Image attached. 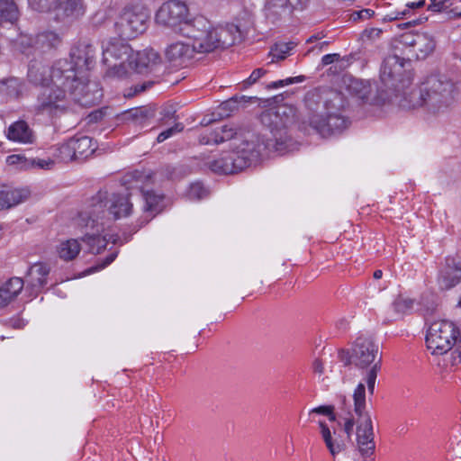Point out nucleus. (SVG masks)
Listing matches in <instances>:
<instances>
[{
  "label": "nucleus",
  "mask_w": 461,
  "mask_h": 461,
  "mask_svg": "<svg viewBox=\"0 0 461 461\" xmlns=\"http://www.w3.org/2000/svg\"><path fill=\"white\" fill-rule=\"evenodd\" d=\"M414 301L409 297L399 295L393 303L394 311L399 314H404L412 310Z\"/></svg>",
  "instance_id": "nucleus-38"
},
{
  "label": "nucleus",
  "mask_w": 461,
  "mask_h": 461,
  "mask_svg": "<svg viewBox=\"0 0 461 461\" xmlns=\"http://www.w3.org/2000/svg\"><path fill=\"white\" fill-rule=\"evenodd\" d=\"M136 182V188H140L142 193L145 204L143 207L145 213V222L149 221L157 213L160 212L163 208L164 196L160 194H157L153 191L146 190L144 186H139L138 183L142 180L144 176L139 172H136L133 176Z\"/></svg>",
  "instance_id": "nucleus-20"
},
{
  "label": "nucleus",
  "mask_w": 461,
  "mask_h": 461,
  "mask_svg": "<svg viewBox=\"0 0 461 461\" xmlns=\"http://www.w3.org/2000/svg\"><path fill=\"white\" fill-rule=\"evenodd\" d=\"M267 70L263 68H256L252 71L250 76L242 82L244 87H249L253 84L257 83L259 78H261L264 75H266Z\"/></svg>",
  "instance_id": "nucleus-46"
},
{
  "label": "nucleus",
  "mask_w": 461,
  "mask_h": 461,
  "mask_svg": "<svg viewBox=\"0 0 461 461\" xmlns=\"http://www.w3.org/2000/svg\"><path fill=\"white\" fill-rule=\"evenodd\" d=\"M195 51L191 41L188 42L183 41H174L168 44L165 50V57L168 62L174 66L185 67L194 58Z\"/></svg>",
  "instance_id": "nucleus-15"
},
{
  "label": "nucleus",
  "mask_w": 461,
  "mask_h": 461,
  "mask_svg": "<svg viewBox=\"0 0 461 461\" xmlns=\"http://www.w3.org/2000/svg\"><path fill=\"white\" fill-rule=\"evenodd\" d=\"M30 158H27L23 155L14 154L6 158V163L9 166H14L18 169L27 170L29 169Z\"/></svg>",
  "instance_id": "nucleus-40"
},
{
  "label": "nucleus",
  "mask_w": 461,
  "mask_h": 461,
  "mask_svg": "<svg viewBox=\"0 0 461 461\" xmlns=\"http://www.w3.org/2000/svg\"><path fill=\"white\" fill-rule=\"evenodd\" d=\"M302 79L300 77H289V78H286L285 80H278V81H276L272 84V87L273 88H278V87H282L284 86H286V85H289V84H292L294 82H301Z\"/></svg>",
  "instance_id": "nucleus-48"
},
{
  "label": "nucleus",
  "mask_w": 461,
  "mask_h": 461,
  "mask_svg": "<svg viewBox=\"0 0 461 461\" xmlns=\"http://www.w3.org/2000/svg\"><path fill=\"white\" fill-rule=\"evenodd\" d=\"M102 208V203H93V208L80 212L77 219V225L84 231L82 240L88 247L89 252L93 254L101 253L108 243L106 230L110 227L111 219L101 220L99 212Z\"/></svg>",
  "instance_id": "nucleus-6"
},
{
  "label": "nucleus",
  "mask_w": 461,
  "mask_h": 461,
  "mask_svg": "<svg viewBox=\"0 0 461 461\" xmlns=\"http://www.w3.org/2000/svg\"><path fill=\"white\" fill-rule=\"evenodd\" d=\"M28 80L44 89L37 97L34 105L36 114L60 116L71 111L76 104L92 106L99 103L102 97L100 87L93 84L94 94L83 98L79 93V85H75L77 75L68 60H58L51 68L41 61L30 64Z\"/></svg>",
  "instance_id": "nucleus-2"
},
{
  "label": "nucleus",
  "mask_w": 461,
  "mask_h": 461,
  "mask_svg": "<svg viewBox=\"0 0 461 461\" xmlns=\"http://www.w3.org/2000/svg\"><path fill=\"white\" fill-rule=\"evenodd\" d=\"M210 168L219 174H234L246 168V160L240 158L233 149L222 152L209 163Z\"/></svg>",
  "instance_id": "nucleus-16"
},
{
  "label": "nucleus",
  "mask_w": 461,
  "mask_h": 461,
  "mask_svg": "<svg viewBox=\"0 0 461 461\" xmlns=\"http://www.w3.org/2000/svg\"><path fill=\"white\" fill-rule=\"evenodd\" d=\"M151 86V83L149 82L148 84H143V85H140V86H136V92H142L144 91L148 86Z\"/></svg>",
  "instance_id": "nucleus-58"
},
{
  "label": "nucleus",
  "mask_w": 461,
  "mask_h": 461,
  "mask_svg": "<svg viewBox=\"0 0 461 461\" xmlns=\"http://www.w3.org/2000/svg\"><path fill=\"white\" fill-rule=\"evenodd\" d=\"M126 116L127 118L131 119L134 123L143 126L154 116V113L149 108L140 107L130 110Z\"/></svg>",
  "instance_id": "nucleus-36"
},
{
  "label": "nucleus",
  "mask_w": 461,
  "mask_h": 461,
  "mask_svg": "<svg viewBox=\"0 0 461 461\" xmlns=\"http://www.w3.org/2000/svg\"><path fill=\"white\" fill-rule=\"evenodd\" d=\"M95 49L87 41H79L72 48L70 52V61L72 69L77 75L75 85H79V93L83 98L94 94L93 84L99 85L88 78V71L95 63Z\"/></svg>",
  "instance_id": "nucleus-8"
},
{
  "label": "nucleus",
  "mask_w": 461,
  "mask_h": 461,
  "mask_svg": "<svg viewBox=\"0 0 461 461\" xmlns=\"http://www.w3.org/2000/svg\"><path fill=\"white\" fill-rule=\"evenodd\" d=\"M319 95L316 92H310L305 96L306 106L309 110L307 117L303 120L304 130L307 126L321 135L329 137L337 132L342 131L348 127V121L336 113H328L324 105L319 103Z\"/></svg>",
  "instance_id": "nucleus-5"
},
{
  "label": "nucleus",
  "mask_w": 461,
  "mask_h": 461,
  "mask_svg": "<svg viewBox=\"0 0 461 461\" xmlns=\"http://www.w3.org/2000/svg\"><path fill=\"white\" fill-rule=\"evenodd\" d=\"M403 72V62L397 56H390L384 60L381 68V79L384 85H390L392 87L399 88L395 82Z\"/></svg>",
  "instance_id": "nucleus-22"
},
{
  "label": "nucleus",
  "mask_w": 461,
  "mask_h": 461,
  "mask_svg": "<svg viewBox=\"0 0 461 461\" xmlns=\"http://www.w3.org/2000/svg\"><path fill=\"white\" fill-rule=\"evenodd\" d=\"M294 44L290 43H279L276 44L274 48L271 49L270 56L272 57V62L282 60L286 58L289 54L290 50L293 49Z\"/></svg>",
  "instance_id": "nucleus-37"
},
{
  "label": "nucleus",
  "mask_w": 461,
  "mask_h": 461,
  "mask_svg": "<svg viewBox=\"0 0 461 461\" xmlns=\"http://www.w3.org/2000/svg\"><path fill=\"white\" fill-rule=\"evenodd\" d=\"M23 86L18 78H9L0 81V94L8 97H18L23 92Z\"/></svg>",
  "instance_id": "nucleus-34"
},
{
  "label": "nucleus",
  "mask_w": 461,
  "mask_h": 461,
  "mask_svg": "<svg viewBox=\"0 0 461 461\" xmlns=\"http://www.w3.org/2000/svg\"><path fill=\"white\" fill-rule=\"evenodd\" d=\"M102 203L103 208L99 212L101 220H106V214L113 215V219H120L127 217L132 211V203L129 200V194H113L110 199H107L105 194L99 193L96 196L92 198L89 208H93V203L99 204ZM111 220L112 218L109 217Z\"/></svg>",
  "instance_id": "nucleus-14"
},
{
  "label": "nucleus",
  "mask_w": 461,
  "mask_h": 461,
  "mask_svg": "<svg viewBox=\"0 0 461 461\" xmlns=\"http://www.w3.org/2000/svg\"><path fill=\"white\" fill-rule=\"evenodd\" d=\"M312 369L315 375L321 378L324 374V365L320 359H315L312 364Z\"/></svg>",
  "instance_id": "nucleus-51"
},
{
  "label": "nucleus",
  "mask_w": 461,
  "mask_h": 461,
  "mask_svg": "<svg viewBox=\"0 0 461 461\" xmlns=\"http://www.w3.org/2000/svg\"><path fill=\"white\" fill-rule=\"evenodd\" d=\"M160 61L159 54L154 50H144L134 52L131 50V60L128 61V75L131 72L145 73L151 70Z\"/></svg>",
  "instance_id": "nucleus-18"
},
{
  "label": "nucleus",
  "mask_w": 461,
  "mask_h": 461,
  "mask_svg": "<svg viewBox=\"0 0 461 461\" xmlns=\"http://www.w3.org/2000/svg\"><path fill=\"white\" fill-rule=\"evenodd\" d=\"M461 282V260L447 257L444 265L440 267L438 283L441 289L448 290Z\"/></svg>",
  "instance_id": "nucleus-17"
},
{
  "label": "nucleus",
  "mask_w": 461,
  "mask_h": 461,
  "mask_svg": "<svg viewBox=\"0 0 461 461\" xmlns=\"http://www.w3.org/2000/svg\"><path fill=\"white\" fill-rule=\"evenodd\" d=\"M339 58V54H326L321 58V63L324 66L330 65L333 63L335 60H338Z\"/></svg>",
  "instance_id": "nucleus-53"
},
{
  "label": "nucleus",
  "mask_w": 461,
  "mask_h": 461,
  "mask_svg": "<svg viewBox=\"0 0 461 461\" xmlns=\"http://www.w3.org/2000/svg\"><path fill=\"white\" fill-rule=\"evenodd\" d=\"M292 11L291 6L284 0H267L263 7L265 18L272 23L289 18Z\"/></svg>",
  "instance_id": "nucleus-23"
},
{
  "label": "nucleus",
  "mask_w": 461,
  "mask_h": 461,
  "mask_svg": "<svg viewBox=\"0 0 461 461\" xmlns=\"http://www.w3.org/2000/svg\"><path fill=\"white\" fill-rule=\"evenodd\" d=\"M24 283L22 278L12 277L0 285V306H5L13 301L23 290Z\"/></svg>",
  "instance_id": "nucleus-28"
},
{
  "label": "nucleus",
  "mask_w": 461,
  "mask_h": 461,
  "mask_svg": "<svg viewBox=\"0 0 461 461\" xmlns=\"http://www.w3.org/2000/svg\"><path fill=\"white\" fill-rule=\"evenodd\" d=\"M424 5H425V1L420 0L418 2H411V3L407 4V7L411 8V9L420 8V7H422Z\"/></svg>",
  "instance_id": "nucleus-56"
},
{
  "label": "nucleus",
  "mask_w": 461,
  "mask_h": 461,
  "mask_svg": "<svg viewBox=\"0 0 461 461\" xmlns=\"http://www.w3.org/2000/svg\"><path fill=\"white\" fill-rule=\"evenodd\" d=\"M184 129L183 125L181 123H176L171 128H168L162 132H160L157 138L158 142H163L167 139L170 138L174 134L182 131Z\"/></svg>",
  "instance_id": "nucleus-45"
},
{
  "label": "nucleus",
  "mask_w": 461,
  "mask_h": 461,
  "mask_svg": "<svg viewBox=\"0 0 461 461\" xmlns=\"http://www.w3.org/2000/svg\"><path fill=\"white\" fill-rule=\"evenodd\" d=\"M460 337V330L454 322L446 320L436 321L427 330V348L433 355H443L456 345Z\"/></svg>",
  "instance_id": "nucleus-9"
},
{
  "label": "nucleus",
  "mask_w": 461,
  "mask_h": 461,
  "mask_svg": "<svg viewBox=\"0 0 461 461\" xmlns=\"http://www.w3.org/2000/svg\"><path fill=\"white\" fill-rule=\"evenodd\" d=\"M455 353H458V357L461 358V352H460V351H458V350H455V351L453 352V354H455Z\"/></svg>",
  "instance_id": "nucleus-61"
},
{
  "label": "nucleus",
  "mask_w": 461,
  "mask_h": 461,
  "mask_svg": "<svg viewBox=\"0 0 461 461\" xmlns=\"http://www.w3.org/2000/svg\"><path fill=\"white\" fill-rule=\"evenodd\" d=\"M148 13L142 8H128L119 16L115 30L123 39H133L147 29Z\"/></svg>",
  "instance_id": "nucleus-13"
},
{
  "label": "nucleus",
  "mask_w": 461,
  "mask_h": 461,
  "mask_svg": "<svg viewBox=\"0 0 461 461\" xmlns=\"http://www.w3.org/2000/svg\"><path fill=\"white\" fill-rule=\"evenodd\" d=\"M30 195L25 188H11L0 186V211L9 209L24 202Z\"/></svg>",
  "instance_id": "nucleus-24"
},
{
  "label": "nucleus",
  "mask_w": 461,
  "mask_h": 461,
  "mask_svg": "<svg viewBox=\"0 0 461 461\" xmlns=\"http://www.w3.org/2000/svg\"><path fill=\"white\" fill-rule=\"evenodd\" d=\"M19 17V11L14 0H0V23H14Z\"/></svg>",
  "instance_id": "nucleus-32"
},
{
  "label": "nucleus",
  "mask_w": 461,
  "mask_h": 461,
  "mask_svg": "<svg viewBox=\"0 0 461 461\" xmlns=\"http://www.w3.org/2000/svg\"><path fill=\"white\" fill-rule=\"evenodd\" d=\"M103 62L108 67L105 75L109 77L128 76L127 64L131 60V47L120 39H109L102 43Z\"/></svg>",
  "instance_id": "nucleus-10"
},
{
  "label": "nucleus",
  "mask_w": 461,
  "mask_h": 461,
  "mask_svg": "<svg viewBox=\"0 0 461 461\" xmlns=\"http://www.w3.org/2000/svg\"><path fill=\"white\" fill-rule=\"evenodd\" d=\"M374 14V11L370 9H364L360 12L356 13V15L357 16V19H366L371 17Z\"/></svg>",
  "instance_id": "nucleus-55"
},
{
  "label": "nucleus",
  "mask_w": 461,
  "mask_h": 461,
  "mask_svg": "<svg viewBox=\"0 0 461 461\" xmlns=\"http://www.w3.org/2000/svg\"><path fill=\"white\" fill-rule=\"evenodd\" d=\"M85 11L81 0H57L52 13L54 19L59 22H71L83 16Z\"/></svg>",
  "instance_id": "nucleus-19"
},
{
  "label": "nucleus",
  "mask_w": 461,
  "mask_h": 461,
  "mask_svg": "<svg viewBox=\"0 0 461 461\" xmlns=\"http://www.w3.org/2000/svg\"><path fill=\"white\" fill-rule=\"evenodd\" d=\"M406 41L414 49L418 58L424 59L433 52L436 42L431 35L429 33H417L415 35H408Z\"/></svg>",
  "instance_id": "nucleus-25"
},
{
  "label": "nucleus",
  "mask_w": 461,
  "mask_h": 461,
  "mask_svg": "<svg viewBox=\"0 0 461 461\" xmlns=\"http://www.w3.org/2000/svg\"><path fill=\"white\" fill-rule=\"evenodd\" d=\"M379 347L369 338L359 337L356 339L352 353L340 350L339 357L344 365L353 363L360 368H365L373 364L378 355Z\"/></svg>",
  "instance_id": "nucleus-12"
},
{
  "label": "nucleus",
  "mask_w": 461,
  "mask_h": 461,
  "mask_svg": "<svg viewBox=\"0 0 461 461\" xmlns=\"http://www.w3.org/2000/svg\"><path fill=\"white\" fill-rule=\"evenodd\" d=\"M30 6L38 12H53L57 0H28Z\"/></svg>",
  "instance_id": "nucleus-41"
},
{
  "label": "nucleus",
  "mask_w": 461,
  "mask_h": 461,
  "mask_svg": "<svg viewBox=\"0 0 461 461\" xmlns=\"http://www.w3.org/2000/svg\"><path fill=\"white\" fill-rule=\"evenodd\" d=\"M240 26L234 23L213 26L203 16H198L192 19L183 36L191 41L196 54H208L234 44L240 35Z\"/></svg>",
  "instance_id": "nucleus-4"
},
{
  "label": "nucleus",
  "mask_w": 461,
  "mask_h": 461,
  "mask_svg": "<svg viewBox=\"0 0 461 461\" xmlns=\"http://www.w3.org/2000/svg\"><path fill=\"white\" fill-rule=\"evenodd\" d=\"M75 148V153L77 159H85L92 155L95 149L93 140L86 135L75 136L71 138Z\"/></svg>",
  "instance_id": "nucleus-30"
},
{
  "label": "nucleus",
  "mask_w": 461,
  "mask_h": 461,
  "mask_svg": "<svg viewBox=\"0 0 461 461\" xmlns=\"http://www.w3.org/2000/svg\"><path fill=\"white\" fill-rule=\"evenodd\" d=\"M116 257H117V252H113V253L110 254L108 257L105 258L104 260L102 261V263L86 269L85 271L84 275H90L92 273H95L96 271L105 268L115 259Z\"/></svg>",
  "instance_id": "nucleus-44"
},
{
  "label": "nucleus",
  "mask_w": 461,
  "mask_h": 461,
  "mask_svg": "<svg viewBox=\"0 0 461 461\" xmlns=\"http://www.w3.org/2000/svg\"><path fill=\"white\" fill-rule=\"evenodd\" d=\"M7 138L12 141L23 144H32L36 139L33 131L24 121L12 123L7 131Z\"/></svg>",
  "instance_id": "nucleus-26"
},
{
  "label": "nucleus",
  "mask_w": 461,
  "mask_h": 461,
  "mask_svg": "<svg viewBox=\"0 0 461 461\" xmlns=\"http://www.w3.org/2000/svg\"><path fill=\"white\" fill-rule=\"evenodd\" d=\"M167 176L170 179H175L176 178V167H167Z\"/></svg>",
  "instance_id": "nucleus-57"
},
{
  "label": "nucleus",
  "mask_w": 461,
  "mask_h": 461,
  "mask_svg": "<svg viewBox=\"0 0 461 461\" xmlns=\"http://www.w3.org/2000/svg\"><path fill=\"white\" fill-rule=\"evenodd\" d=\"M354 411L357 416L356 444L363 457L371 456L375 449L373 422L370 414L366 411V387L360 383L353 394Z\"/></svg>",
  "instance_id": "nucleus-7"
},
{
  "label": "nucleus",
  "mask_w": 461,
  "mask_h": 461,
  "mask_svg": "<svg viewBox=\"0 0 461 461\" xmlns=\"http://www.w3.org/2000/svg\"><path fill=\"white\" fill-rule=\"evenodd\" d=\"M207 195L208 191L201 183L191 184L186 191V196L190 201H199Z\"/></svg>",
  "instance_id": "nucleus-39"
},
{
  "label": "nucleus",
  "mask_w": 461,
  "mask_h": 461,
  "mask_svg": "<svg viewBox=\"0 0 461 461\" xmlns=\"http://www.w3.org/2000/svg\"><path fill=\"white\" fill-rule=\"evenodd\" d=\"M50 267L43 263L32 265L28 271V282L34 289H41L47 284Z\"/></svg>",
  "instance_id": "nucleus-29"
},
{
  "label": "nucleus",
  "mask_w": 461,
  "mask_h": 461,
  "mask_svg": "<svg viewBox=\"0 0 461 461\" xmlns=\"http://www.w3.org/2000/svg\"><path fill=\"white\" fill-rule=\"evenodd\" d=\"M458 88L455 81L444 73H432L421 83L418 90H412L401 104L403 108L421 107L431 115L447 113L456 102Z\"/></svg>",
  "instance_id": "nucleus-3"
},
{
  "label": "nucleus",
  "mask_w": 461,
  "mask_h": 461,
  "mask_svg": "<svg viewBox=\"0 0 461 461\" xmlns=\"http://www.w3.org/2000/svg\"><path fill=\"white\" fill-rule=\"evenodd\" d=\"M321 438L329 450L333 461H337V456L343 452L346 448V444L333 438V434L325 421L320 420L318 422Z\"/></svg>",
  "instance_id": "nucleus-27"
},
{
  "label": "nucleus",
  "mask_w": 461,
  "mask_h": 461,
  "mask_svg": "<svg viewBox=\"0 0 461 461\" xmlns=\"http://www.w3.org/2000/svg\"><path fill=\"white\" fill-rule=\"evenodd\" d=\"M430 1H431V3L429 5V8L431 11L439 12L442 9H444L445 7H447V5H446L447 0H430Z\"/></svg>",
  "instance_id": "nucleus-52"
},
{
  "label": "nucleus",
  "mask_w": 461,
  "mask_h": 461,
  "mask_svg": "<svg viewBox=\"0 0 461 461\" xmlns=\"http://www.w3.org/2000/svg\"><path fill=\"white\" fill-rule=\"evenodd\" d=\"M80 250L81 245L78 240L76 239L63 240L57 247V253L59 257L65 261L75 259Z\"/></svg>",
  "instance_id": "nucleus-31"
},
{
  "label": "nucleus",
  "mask_w": 461,
  "mask_h": 461,
  "mask_svg": "<svg viewBox=\"0 0 461 461\" xmlns=\"http://www.w3.org/2000/svg\"><path fill=\"white\" fill-rule=\"evenodd\" d=\"M158 25L170 28L183 36L186 27L192 24L187 5L179 0H169L162 4L155 14Z\"/></svg>",
  "instance_id": "nucleus-11"
},
{
  "label": "nucleus",
  "mask_w": 461,
  "mask_h": 461,
  "mask_svg": "<svg viewBox=\"0 0 461 461\" xmlns=\"http://www.w3.org/2000/svg\"><path fill=\"white\" fill-rule=\"evenodd\" d=\"M334 410L333 406L330 405H323L318 406L311 410L310 413H316L321 415H330L332 411Z\"/></svg>",
  "instance_id": "nucleus-47"
},
{
  "label": "nucleus",
  "mask_w": 461,
  "mask_h": 461,
  "mask_svg": "<svg viewBox=\"0 0 461 461\" xmlns=\"http://www.w3.org/2000/svg\"><path fill=\"white\" fill-rule=\"evenodd\" d=\"M237 104H238V99L237 98H231L226 102H224L221 106H222V109H230V110H234V109H237Z\"/></svg>",
  "instance_id": "nucleus-54"
},
{
  "label": "nucleus",
  "mask_w": 461,
  "mask_h": 461,
  "mask_svg": "<svg viewBox=\"0 0 461 461\" xmlns=\"http://www.w3.org/2000/svg\"><path fill=\"white\" fill-rule=\"evenodd\" d=\"M53 157L59 162H70L72 160H77L75 153V148L72 144L71 139L66 142L58 145L55 148Z\"/></svg>",
  "instance_id": "nucleus-33"
},
{
  "label": "nucleus",
  "mask_w": 461,
  "mask_h": 461,
  "mask_svg": "<svg viewBox=\"0 0 461 461\" xmlns=\"http://www.w3.org/2000/svg\"><path fill=\"white\" fill-rule=\"evenodd\" d=\"M348 89L351 95L362 101L367 100L371 94L370 85L359 79H352Z\"/></svg>",
  "instance_id": "nucleus-35"
},
{
  "label": "nucleus",
  "mask_w": 461,
  "mask_h": 461,
  "mask_svg": "<svg viewBox=\"0 0 461 461\" xmlns=\"http://www.w3.org/2000/svg\"><path fill=\"white\" fill-rule=\"evenodd\" d=\"M378 369H379L378 365L376 363H375L373 365V366L370 368V370L368 371L366 377L367 389H368V392L370 394L374 393L375 384Z\"/></svg>",
  "instance_id": "nucleus-43"
},
{
  "label": "nucleus",
  "mask_w": 461,
  "mask_h": 461,
  "mask_svg": "<svg viewBox=\"0 0 461 461\" xmlns=\"http://www.w3.org/2000/svg\"><path fill=\"white\" fill-rule=\"evenodd\" d=\"M55 160L52 158H30L29 169L31 168H41V169H50L53 167Z\"/></svg>",
  "instance_id": "nucleus-42"
},
{
  "label": "nucleus",
  "mask_w": 461,
  "mask_h": 461,
  "mask_svg": "<svg viewBox=\"0 0 461 461\" xmlns=\"http://www.w3.org/2000/svg\"><path fill=\"white\" fill-rule=\"evenodd\" d=\"M382 276H383L382 270H375L374 272V278H375V279H380L382 277Z\"/></svg>",
  "instance_id": "nucleus-59"
},
{
  "label": "nucleus",
  "mask_w": 461,
  "mask_h": 461,
  "mask_svg": "<svg viewBox=\"0 0 461 461\" xmlns=\"http://www.w3.org/2000/svg\"><path fill=\"white\" fill-rule=\"evenodd\" d=\"M293 107L282 105L270 108L261 113L262 124L270 131L271 137L262 139L258 134L235 125H222L200 134L203 145L220 144L230 141V148L240 158L246 160V167L257 162L267 152L283 154L290 151L294 145L288 134V127L294 122Z\"/></svg>",
  "instance_id": "nucleus-1"
},
{
  "label": "nucleus",
  "mask_w": 461,
  "mask_h": 461,
  "mask_svg": "<svg viewBox=\"0 0 461 461\" xmlns=\"http://www.w3.org/2000/svg\"><path fill=\"white\" fill-rule=\"evenodd\" d=\"M327 416L329 417L330 420H331V421H334L336 420V417H335L333 411L331 412L330 415H327Z\"/></svg>",
  "instance_id": "nucleus-60"
},
{
  "label": "nucleus",
  "mask_w": 461,
  "mask_h": 461,
  "mask_svg": "<svg viewBox=\"0 0 461 461\" xmlns=\"http://www.w3.org/2000/svg\"><path fill=\"white\" fill-rule=\"evenodd\" d=\"M344 420V431L347 434V436L350 438L355 424L354 419L352 417H345Z\"/></svg>",
  "instance_id": "nucleus-49"
},
{
  "label": "nucleus",
  "mask_w": 461,
  "mask_h": 461,
  "mask_svg": "<svg viewBox=\"0 0 461 461\" xmlns=\"http://www.w3.org/2000/svg\"><path fill=\"white\" fill-rule=\"evenodd\" d=\"M288 5L291 6V9H303L309 0H285Z\"/></svg>",
  "instance_id": "nucleus-50"
},
{
  "label": "nucleus",
  "mask_w": 461,
  "mask_h": 461,
  "mask_svg": "<svg viewBox=\"0 0 461 461\" xmlns=\"http://www.w3.org/2000/svg\"><path fill=\"white\" fill-rule=\"evenodd\" d=\"M28 44L40 51H47L58 48L61 43V37L54 31H44L38 33L32 40L28 37L21 38V44Z\"/></svg>",
  "instance_id": "nucleus-21"
}]
</instances>
